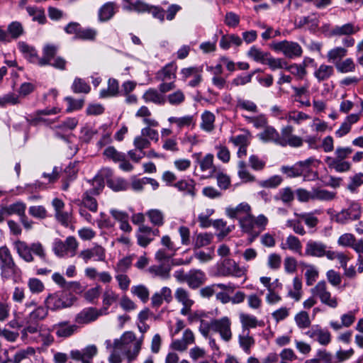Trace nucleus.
I'll return each mask as SVG.
<instances>
[{
    "label": "nucleus",
    "mask_w": 363,
    "mask_h": 363,
    "mask_svg": "<svg viewBox=\"0 0 363 363\" xmlns=\"http://www.w3.org/2000/svg\"><path fill=\"white\" fill-rule=\"evenodd\" d=\"M352 152V149L350 147L337 146L334 155L325 157L324 162L330 169H334L338 173L347 172L351 169L352 164L346 160Z\"/></svg>",
    "instance_id": "obj_1"
},
{
    "label": "nucleus",
    "mask_w": 363,
    "mask_h": 363,
    "mask_svg": "<svg viewBox=\"0 0 363 363\" xmlns=\"http://www.w3.org/2000/svg\"><path fill=\"white\" fill-rule=\"evenodd\" d=\"M13 246L18 255L26 262L29 263L34 261L33 254L39 257L41 260L47 261L45 250L39 242L28 245L26 242L18 240L13 242Z\"/></svg>",
    "instance_id": "obj_2"
},
{
    "label": "nucleus",
    "mask_w": 363,
    "mask_h": 363,
    "mask_svg": "<svg viewBox=\"0 0 363 363\" xmlns=\"http://www.w3.org/2000/svg\"><path fill=\"white\" fill-rule=\"evenodd\" d=\"M0 270L3 280L19 277L21 270L16 265L10 250L6 246L0 247Z\"/></svg>",
    "instance_id": "obj_3"
},
{
    "label": "nucleus",
    "mask_w": 363,
    "mask_h": 363,
    "mask_svg": "<svg viewBox=\"0 0 363 363\" xmlns=\"http://www.w3.org/2000/svg\"><path fill=\"white\" fill-rule=\"evenodd\" d=\"M268 224V218L263 214L255 217L250 213L246 218H242L240 225L242 232L250 235L252 237L251 241L257 238Z\"/></svg>",
    "instance_id": "obj_4"
},
{
    "label": "nucleus",
    "mask_w": 363,
    "mask_h": 363,
    "mask_svg": "<svg viewBox=\"0 0 363 363\" xmlns=\"http://www.w3.org/2000/svg\"><path fill=\"white\" fill-rule=\"evenodd\" d=\"M247 269L240 267L233 259L225 258L217 263L215 275L217 277H241L246 274Z\"/></svg>",
    "instance_id": "obj_5"
},
{
    "label": "nucleus",
    "mask_w": 363,
    "mask_h": 363,
    "mask_svg": "<svg viewBox=\"0 0 363 363\" xmlns=\"http://www.w3.org/2000/svg\"><path fill=\"white\" fill-rule=\"evenodd\" d=\"M79 247V242L74 236H69L65 241L60 239L55 240L52 250L59 257H64L66 255L74 257L76 255Z\"/></svg>",
    "instance_id": "obj_6"
},
{
    "label": "nucleus",
    "mask_w": 363,
    "mask_h": 363,
    "mask_svg": "<svg viewBox=\"0 0 363 363\" xmlns=\"http://www.w3.org/2000/svg\"><path fill=\"white\" fill-rule=\"evenodd\" d=\"M361 217V208L359 203L352 202L347 208H344L333 216V219L340 224H345L356 220Z\"/></svg>",
    "instance_id": "obj_7"
},
{
    "label": "nucleus",
    "mask_w": 363,
    "mask_h": 363,
    "mask_svg": "<svg viewBox=\"0 0 363 363\" xmlns=\"http://www.w3.org/2000/svg\"><path fill=\"white\" fill-rule=\"evenodd\" d=\"M213 333H218L225 342H229L233 337L232 320L228 316L213 318Z\"/></svg>",
    "instance_id": "obj_8"
},
{
    "label": "nucleus",
    "mask_w": 363,
    "mask_h": 363,
    "mask_svg": "<svg viewBox=\"0 0 363 363\" xmlns=\"http://www.w3.org/2000/svg\"><path fill=\"white\" fill-rule=\"evenodd\" d=\"M46 307L51 311H57L72 305V301L62 292L50 294L45 299Z\"/></svg>",
    "instance_id": "obj_9"
},
{
    "label": "nucleus",
    "mask_w": 363,
    "mask_h": 363,
    "mask_svg": "<svg viewBox=\"0 0 363 363\" xmlns=\"http://www.w3.org/2000/svg\"><path fill=\"white\" fill-rule=\"evenodd\" d=\"M273 48L281 52L286 57L295 58L302 55V48L300 45L296 42L283 40L274 44Z\"/></svg>",
    "instance_id": "obj_10"
},
{
    "label": "nucleus",
    "mask_w": 363,
    "mask_h": 363,
    "mask_svg": "<svg viewBox=\"0 0 363 363\" xmlns=\"http://www.w3.org/2000/svg\"><path fill=\"white\" fill-rule=\"evenodd\" d=\"M294 128L291 125H286L281 128V135L278 145L282 147L289 145L293 147H301L303 144V140L299 136L293 134Z\"/></svg>",
    "instance_id": "obj_11"
},
{
    "label": "nucleus",
    "mask_w": 363,
    "mask_h": 363,
    "mask_svg": "<svg viewBox=\"0 0 363 363\" xmlns=\"http://www.w3.org/2000/svg\"><path fill=\"white\" fill-rule=\"evenodd\" d=\"M78 257L87 264L91 259L96 262H104L106 259V250L99 245H95L91 248L84 249L79 252Z\"/></svg>",
    "instance_id": "obj_12"
},
{
    "label": "nucleus",
    "mask_w": 363,
    "mask_h": 363,
    "mask_svg": "<svg viewBox=\"0 0 363 363\" xmlns=\"http://www.w3.org/2000/svg\"><path fill=\"white\" fill-rule=\"evenodd\" d=\"M330 250H328L327 245L321 241L309 240L305 247V255L306 256L323 257H326L330 253Z\"/></svg>",
    "instance_id": "obj_13"
},
{
    "label": "nucleus",
    "mask_w": 363,
    "mask_h": 363,
    "mask_svg": "<svg viewBox=\"0 0 363 363\" xmlns=\"http://www.w3.org/2000/svg\"><path fill=\"white\" fill-rule=\"evenodd\" d=\"M306 335L310 338L318 341L320 345H326L331 340L330 333L326 329H323L318 325H313L306 333Z\"/></svg>",
    "instance_id": "obj_14"
},
{
    "label": "nucleus",
    "mask_w": 363,
    "mask_h": 363,
    "mask_svg": "<svg viewBox=\"0 0 363 363\" xmlns=\"http://www.w3.org/2000/svg\"><path fill=\"white\" fill-rule=\"evenodd\" d=\"M202 71L201 67H190L182 69L180 74L183 81H186L189 77L193 78L189 82V86L195 87L202 81Z\"/></svg>",
    "instance_id": "obj_15"
},
{
    "label": "nucleus",
    "mask_w": 363,
    "mask_h": 363,
    "mask_svg": "<svg viewBox=\"0 0 363 363\" xmlns=\"http://www.w3.org/2000/svg\"><path fill=\"white\" fill-rule=\"evenodd\" d=\"M174 296L176 300L183 306L181 313L183 315L189 314L191 306L194 303V300L190 297L189 292L183 288H178L175 291Z\"/></svg>",
    "instance_id": "obj_16"
},
{
    "label": "nucleus",
    "mask_w": 363,
    "mask_h": 363,
    "mask_svg": "<svg viewBox=\"0 0 363 363\" xmlns=\"http://www.w3.org/2000/svg\"><path fill=\"white\" fill-rule=\"evenodd\" d=\"M194 341L195 337L193 332L190 329H186L182 339L173 340L170 345V347L176 351L184 352L187 350L189 345L194 343Z\"/></svg>",
    "instance_id": "obj_17"
},
{
    "label": "nucleus",
    "mask_w": 363,
    "mask_h": 363,
    "mask_svg": "<svg viewBox=\"0 0 363 363\" xmlns=\"http://www.w3.org/2000/svg\"><path fill=\"white\" fill-rule=\"evenodd\" d=\"M78 326L68 321H61L52 325V330L60 338H67L77 333Z\"/></svg>",
    "instance_id": "obj_18"
},
{
    "label": "nucleus",
    "mask_w": 363,
    "mask_h": 363,
    "mask_svg": "<svg viewBox=\"0 0 363 363\" xmlns=\"http://www.w3.org/2000/svg\"><path fill=\"white\" fill-rule=\"evenodd\" d=\"M98 353V349L94 345H89L85 347L82 350H72L70 352V357L77 361H88L92 362V359Z\"/></svg>",
    "instance_id": "obj_19"
},
{
    "label": "nucleus",
    "mask_w": 363,
    "mask_h": 363,
    "mask_svg": "<svg viewBox=\"0 0 363 363\" xmlns=\"http://www.w3.org/2000/svg\"><path fill=\"white\" fill-rule=\"evenodd\" d=\"M251 213L250 206L245 202L238 204L235 208H227L226 214L230 218H236L241 223L242 218H246Z\"/></svg>",
    "instance_id": "obj_20"
},
{
    "label": "nucleus",
    "mask_w": 363,
    "mask_h": 363,
    "mask_svg": "<svg viewBox=\"0 0 363 363\" xmlns=\"http://www.w3.org/2000/svg\"><path fill=\"white\" fill-rule=\"evenodd\" d=\"M101 314V311L95 308H84L76 315L75 322L78 324H87L96 320Z\"/></svg>",
    "instance_id": "obj_21"
},
{
    "label": "nucleus",
    "mask_w": 363,
    "mask_h": 363,
    "mask_svg": "<svg viewBox=\"0 0 363 363\" xmlns=\"http://www.w3.org/2000/svg\"><path fill=\"white\" fill-rule=\"evenodd\" d=\"M172 300V290L167 286H164L160 291L153 294L151 297V306L154 308H158L163 303V301L169 303Z\"/></svg>",
    "instance_id": "obj_22"
},
{
    "label": "nucleus",
    "mask_w": 363,
    "mask_h": 363,
    "mask_svg": "<svg viewBox=\"0 0 363 363\" xmlns=\"http://www.w3.org/2000/svg\"><path fill=\"white\" fill-rule=\"evenodd\" d=\"M281 171L290 178L303 176L304 180H314L318 177L316 172H311L313 178H310L308 175L303 172L298 162H296L293 166H282Z\"/></svg>",
    "instance_id": "obj_23"
},
{
    "label": "nucleus",
    "mask_w": 363,
    "mask_h": 363,
    "mask_svg": "<svg viewBox=\"0 0 363 363\" xmlns=\"http://www.w3.org/2000/svg\"><path fill=\"white\" fill-rule=\"evenodd\" d=\"M177 66L175 62H170L160 69L155 79L160 82L175 81Z\"/></svg>",
    "instance_id": "obj_24"
},
{
    "label": "nucleus",
    "mask_w": 363,
    "mask_h": 363,
    "mask_svg": "<svg viewBox=\"0 0 363 363\" xmlns=\"http://www.w3.org/2000/svg\"><path fill=\"white\" fill-rule=\"evenodd\" d=\"M143 121L147 126L142 128L141 135L145 138H147L150 141L153 140L157 142L159 140L158 132L151 128L157 127L159 125L158 121L154 118H144Z\"/></svg>",
    "instance_id": "obj_25"
},
{
    "label": "nucleus",
    "mask_w": 363,
    "mask_h": 363,
    "mask_svg": "<svg viewBox=\"0 0 363 363\" xmlns=\"http://www.w3.org/2000/svg\"><path fill=\"white\" fill-rule=\"evenodd\" d=\"M280 247L284 250H290L294 253L302 255V244L299 238L294 235L290 234L284 241H283Z\"/></svg>",
    "instance_id": "obj_26"
},
{
    "label": "nucleus",
    "mask_w": 363,
    "mask_h": 363,
    "mask_svg": "<svg viewBox=\"0 0 363 363\" xmlns=\"http://www.w3.org/2000/svg\"><path fill=\"white\" fill-rule=\"evenodd\" d=\"M113 178V171L109 168L101 169L93 180L94 192L99 194L104 188V181L108 183V179Z\"/></svg>",
    "instance_id": "obj_27"
},
{
    "label": "nucleus",
    "mask_w": 363,
    "mask_h": 363,
    "mask_svg": "<svg viewBox=\"0 0 363 363\" xmlns=\"http://www.w3.org/2000/svg\"><path fill=\"white\" fill-rule=\"evenodd\" d=\"M360 30L359 27L353 23H347L342 26H335L331 30L333 35H352L357 33Z\"/></svg>",
    "instance_id": "obj_28"
},
{
    "label": "nucleus",
    "mask_w": 363,
    "mask_h": 363,
    "mask_svg": "<svg viewBox=\"0 0 363 363\" xmlns=\"http://www.w3.org/2000/svg\"><path fill=\"white\" fill-rule=\"evenodd\" d=\"M206 279L205 274L200 269H191L188 272L187 284L191 289H197Z\"/></svg>",
    "instance_id": "obj_29"
},
{
    "label": "nucleus",
    "mask_w": 363,
    "mask_h": 363,
    "mask_svg": "<svg viewBox=\"0 0 363 363\" xmlns=\"http://www.w3.org/2000/svg\"><path fill=\"white\" fill-rule=\"evenodd\" d=\"M143 342V336L139 338L138 341L133 342V345L121 350V351L124 352L128 363H131L133 361L136 359L141 350Z\"/></svg>",
    "instance_id": "obj_30"
},
{
    "label": "nucleus",
    "mask_w": 363,
    "mask_h": 363,
    "mask_svg": "<svg viewBox=\"0 0 363 363\" xmlns=\"http://www.w3.org/2000/svg\"><path fill=\"white\" fill-rule=\"evenodd\" d=\"M116 5L114 2H106L103 4L98 11L99 21L105 22L114 16L116 13Z\"/></svg>",
    "instance_id": "obj_31"
},
{
    "label": "nucleus",
    "mask_w": 363,
    "mask_h": 363,
    "mask_svg": "<svg viewBox=\"0 0 363 363\" xmlns=\"http://www.w3.org/2000/svg\"><path fill=\"white\" fill-rule=\"evenodd\" d=\"M143 99L146 103L151 102L157 105H164L166 102L165 96L152 88L147 89L143 94Z\"/></svg>",
    "instance_id": "obj_32"
},
{
    "label": "nucleus",
    "mask_w": 363,
    "mask_h": 363,
    "mask_svg": "<svg viewBox=\"0 0 363 363\" xmlns=\"http://www.w3.org/2000/svg\"><path fill=\"white\" fill-rule=\"evenodd\" d=\"M138 339L136 338L135 335L133 332L127 331L123 334L121 338L116 339L114 340L113 347L116 349L121 350L124 347H127L133 345V342L138 341Z\"/></svg>",
    "instance_id": "obj_33"
},
{
    "label": "nucleus",
    "mask_w": 363,
    "mask_h": 363,
    "mask_svg": "<svg viewBox=\"0 0 363 363\" xmlns=\"http://www.w3.org/2000/svg\"><path fill=\"white\" fill-rule=\"evenodd\" d=\"M43 57L38 60V65L43 67L50 65V62L55 57L57 52V47L48 44L45 45L43 50Z\"/></svg>",
    "instance_id": "obj_34"
},
{
    "label": "nucleus",
    "mask_w": 363,
    "mask_h": 363,
    "mask_svg": "<svg viewBox=\"0 0 363 363\" xmlns=\"http://www.w3.org/2000/svg\"><path fill=\"white\" fill-rule=\"evenodd\" d=\"M18 48L29 62L38 65L40 58L38 57L36 50L33 47L29 46L25 42L21 41L18 43Z\"/></svg>",
    "instance_id": "obj_35"
},
{
    "label": "nucleus",
    "mask_w": 363,
    "mask_h": 363,
    "mask_svg": "<svg viewBox=\"0 0 363 363\" xmlns=\"http://www.w3.org/2000/svg\"><path fill=\"white\" fill-rule=\"evenodd\" d=\"M98 194L94 192V187L90 190L86 191L82 196V206L88 208L91 212H96L98 209V203L96 200L93 197L94 195Z\"/></svg>",
    "instance_id": "obj_36"
},
{
    "label": "nucleus",
    "mask_w": 363,
    "mask_h": 363,
    "mask_svg": "<svg viewBox=\"0 0 363 363\" xmlns=\"http://www.w3.org/2000/svg\"><path fill=\"white\" fill-rule=\"evenodd\" d=\"M200 169L202 172H208L209 174L206 178L212 177L216 172V167L213 164V155L212 154L206 155L199 161Z\"/></svg>",
    "instance_id": "obj_37"
},
{
    "label": "nucleus",
    "mask_w": 363,
    "mask_h": 363,
    "mask_svg": "<svg viewBox=\"0 0 363 363\" xmlns=\"http://www.w3.org/2000/svg\"><path fill=\"white\" fill-rule=\"evenodd\" d=\"M40 329L41 327L38 323H28L21 332V339L27 342H33V340L30 338L34 337H30L29 335L38 334Z\"/></svg>",
    "instance_id": "obj_38"
},
{
    "label": "nucleus",
    "mask_w": 363,
    "mask_h": 363,
    "mask_svg": "<svg viewBox=\"0 0 363 363\" xmlns=\"http://www.w3.org/2000/svg\"><path fill=\"white\" fill-rule=\"evenodd\" d=\"M260 140L264 142H273L278 145L279 133L272 126H266L264 130L258 135Z\"/></svg>",
    "instance_id": "obj_39"
},
{
    "label": "nucleus",
    "mask_w": 363,
    "mask_h": 363,
    "mask_svg": "<svg viewBox=\"0 0 363 363\" xmlns=\"http://www.w3.org/2000/svg\"><path fill=\"white\" fill-rule=\"evenodd\" d=\"M170 124H175L179 129L184 127H189L191 125H194L195 121L193 116L186 115L182 117L171 116L168 118Z\"/></svg>",
    "instance_id": "obj_40"
},
{
    "label": "nucleus",
    "mask_w": 363,
    "mask_h": 363,
    "mask_svg": "<svg viewBox=\"0 0 363 363\" xmlns=\"http://www.w3.org/2000/svg\"><path fill=\"white\" fill-rule=\"evenodd\" d=\"M239 318L242 325V332H246L250 328H255L257 325H261L255 316L250 314L240 313Z\"/></svg>",
    "instance_id": "obj_41"
},
{
    "label": "nucleus",
    "mask_w": 363,
    "mask_h": 363,
    "mask_svg": "<svg viewBox=\"0 0 363 363\" xmlns=\"http://www.w3.org/2000/svg\"><path fill=\"white\" fill-rule=\"evenodd\" d=\"M215 116L213 113L205 111L201 114V128L206 132H211L214 129Z\"/></svg>",
    "instance_id": "obj_42"
},
{
    "label": "nucleus",
    "mask_w": 363,
    "mask_h": 363,
    "mask_svg": "<svg viewBox=\"0 0 363 363\" xmlns=\"http://www.w3.org/2000/svg\"><path fill=\"white\" fill-rule=\"evenodd\" d=\"M33 342H42L44 346H49L54 342V337L49 329L42 328L40 330L38 337L31 338Z\"/></svg>",
    "instance_id": "obj_43"
},
{
    "label": "nucleus",
    "mask_w": 363,
    "mask_h": 363,
    "mask_svg": "<svg viewBox=\"0 0 363 363\" xmlns=\"http://www.w3.org/2000/svg\"><path fill=\"white\" fill-rule=\"evenodd\" d=\"M4 208L8 216L15 214L21 218L25 214L26 205L22 201H17L9 206H6Z\"/></svg>",
    "instance_id": "obj_44"
},
{
    "label": "nucleus",
    "mask_w": 363,
    "mask_h": 363,
    "mask_svg": "<svg viewBox=\"0 0 363 363\" xmlns=\"http://www.w3.org/2000/svg\"><path fill=\"white\" fill-rule=\"evenodd\" d=\"M334 73V69L330 65H321L314 72L315 77L318 82L329 79Z\"/></svg>",
    "instance_id": "obj_45"
},
{
    "label": "nucleus",
    "mask_w": 363,
    "mask_h": 363,
    "mask_svg": "<svg viewBox=\"0 0 363 363\" xmlns=\"http://www.w3.org/2000/svg\"><path fill=\"white\" fill-rule=\"evenodd\" d=\"M119 89L118 82L115 79H109L108 81V88L102 89L100 91L101 98H107L115 96L118 94Z\"/></svg>",
    "instance_id": "obj_46"
},
{
    "label": "nucleus",
    "mask_w": 363,
    "mask_h": 363,
    "mask_svg": "<svg viewBox=\"0 0 363 363\" xmlns=\"http://www.w3.org/2000/svg\"><path fill=\"white\" fill-rule=\"evenodd\" d=\"M335 67L340 73H348L354 72L356 65L352 58H346L342 61L335 62Z\"/></svg>",
    "instance_id": "obj_47"
},
{
    "label": "nucleus",
    "mask_w": 363,
    "mask_h": 363,
    "mask_svg": "<svg viewBox=\"0 0 363 363\" xmlns=\"http://www.w3.org/2000/svg\"><path fill=\"white\" fill-rule=\"evenodd\" d=\"M179 191H184V194L194 197L196 195L195 183L193 180L190 181H179L174 184Z\"/></svg>",
    "instance_id": "obj_48"
},
{
    "label": "nucleus",
    "mask_w": 363,
    "mask_h": 363,
    "mask_svg": "<svg viewBox=\"0 0 363 363\" xmlns=\"http://www.w3.org/2000/svg\"><path fill=\"white\" fill-rule=\"evenodd\" d=\"M131 293L139 298L143 303H147L149 300L150 291L145 285L133 286L131 287Z\"/></svg>",
    "instance_id": "obj_49"
},
{
    "label": "nucleus",
    "mask_w": 363,
    "mask_h": 363,
    "mask_svg": "<svg viewBox=\"0 0 363 363\" xmlns=\"http://www.w3.org/2000/svg\"><path fill=\"white\" fill-rule=\"evenodd\" d=\"M20 102L19 96L12 92H9L0 96L1 108H5L8 106H14L20 104Z\"/></svg>",
    "instance_id": "obj_50"
},
{
    "label": "nucleus",
    "mask_w": 363,
    "mask_h": 363,
    "mask_svg": "<svg viewBox=\"0 0 363 363\" xmlns=\"http://www.w3.org/2000/svg\"><path fill=\"white\" fill-rule=\"evenodd\" d=\"M239 344L246 353L250 354V348L255 345V340L248 332H242L239 335Z\"/></svg>",
    "instance_id": "obj_51"
},
{
    "label": "nucleus",
    "mask_w": 363,
    "mask_h": 363,
    "mask_svg": "<svg viewBox=\"0 0 363 363\" xmlns=\"http://www.w3.org/2000/svg\"><path fill=\"white\" fill-rule=\"evenodd\" d=\"M247 55L255 62L264 64L267 55H269V52H263L257 47L252 46L247 51Z\"/></svg>",
    "instance_id": "obj_52"
},
{
    "label": "nucleus",
    "mask_w": 363,
    "mask_h": 363,
    "mask_svg": "<svg viewBox=\"0 0 363 363\" xmlns=\"http://www.w3.org/2000/svg\"><path fill=\"white\" fill-rule=\"evenodd\" d=\"M26 11L29 16L33 18V21H38L40 23H45L46 18L44 10L35 6H27Z\"/></svg>",
    "instance_id": "obj_53"
},
{
    "label": "nucleus",
    "mask_w": 363,
    "mask_h": 363,
    "mask_svg": "<svg viewBox=\"0 0 363 363\" xmlns=\"http://www.w3.org/2000/svg\"><path fill=\"white\" fill-rule=\"evenodd\" d=\"M335 196V194L322 189H313L312 200H319L328 201L333 200Z\"/></svg>",
    "instance_id": "obj_54"
},
{
    "label": "nucleus",
    "mask_w": 363,
    "mask_h": 363,
    "mask_svg": "<svg viewBox=\"0 0 363 363\" xmlns=\"http://www.w3.org/2000/svg\"><path fill=\"white\" fill-rule=\"evenodd\" d=\"M277 200H281L284 203H291L294 199V193L291 187L281 189L275 197Z\"/></svg>",
    "instance_id": "obj_55"
},
{
    "label": "nucleus",
    "mask_w": 363,
    "mask_h": 363,
    "mask_svg": "<svg viewBox=\"0 0 363 363\" xmlns=\"http://www.w3.org/2000/svg\"><path fill=\"white\" fill-rule=\"evenodd\" d=\"M283 182V178L279 175H274L269 178L260 180L258 182V185L263 188L274 189L278 187Z\"/></svg>",
    "instance_id": "obj_56"
},
{
    "label": "nucleus",
    "mask_w": 363,
    "mask_h": 363,
    "mask_svg": "<svg viewBox=\"0 0 363 363\" xmlns=\"http://www.w3.org/2000/svg\"><path fill=\"white\" fill-rule=\"evenodd\" d=\"M347 55V50L342 47H335L328 51L327 57L329 62L335 63V61L340 60Z\"/></svg>",
    "instance_id": "obj_57"
},
{
    "label": "nucleus",
    "mask_w": 363,
    "mask_h": 363,
    "mask_svg": "<svg viewBox=\"0 0 363 363\" xmlns=\"http://www.w3.org/2000/svg\"><path fill=\"white\" fill-rule=\"evenodd\" d=\"M311 291L314 297L318 298L320 301L330 291L328 290L325 281L323 280L318 281L316 285L311 289Z\"/></svg>",
    "instance_id": "obj_58"
},
{
    "label": "nucleus",
    "mask_w": 363,
    "mask_h": 363,
    "mask_svg": "<svg viewBox=\"0 0 363 363\" xmlns=\"http://www.w3.org/2000/svg\"><path fill=\"white\" fill-rule=\"evenodd\" d=\"M107 185L115 191L126 190L128 186L127 182L119 177L108 179Z\"/></svg>",
    "instance_id": "obj_59"
},
{
    "label": "nucleus",
    "mask_w": 363,
    "mask_h": 363,
    "mask_svg": "<svg viewBox=\"0 0 363 363\" xmlns=\"http://www.w3.org/2000/svg\"><path fill=\"white\" fill-rule=\"evenodd\" d=\"M146 214L153 225L161 226L164 224V213L160 210L151 209Z\"/></svg>",
    "instance_id": "obj_60"
},
{
    "label": "nucleus",
    "mask_w": 363,
    "mask_h": 363,
    "mask_svg": "<svg viewBox=\"0 0 363 363\" xmlns=\"http://www.w3.org/2000/svg\"><path fill=\"white\" fill-rule=\"evenodd\" d=\"M24 29L22 24L18 21L11 23L7 28L8 35L12 38L17 39L23 34Z\"/></svg>",
    "instance_id": "obj_61"
},
{
    "label": "nucleus",
    "mask_w": 363,
    "mask_h": 363,
    "mask_svg": "<svg viewBox=\"0 0 363 363\" xmlns=\"http://www.w3.org/2000/svg\"><path fill=\"white\" fill-rule=\"evenodd\" d=\"M291 72L293 75L297 77L298 79H302L306 75V65L301 64H292L289 66L286 65L285 68Z\"/></svg>",
    "instance_id": "obj_62"
},
{
    "label": "nucleus",
    "mask_w": 363,
    "mask_h": 363,
    "mask_svg": "<svg viewBox=\"0 0 363 363\" xmlns=\"http://www.w3.org/2000/svg\"><path fill=\"white\" fill-rule=\"evenodd\" d=\"M294 216L303 220L305 223V224L308 228H314L315 227L318 223V218L315 217L313 213H295Z\"/></svg>",
    "instance_id": "obj_63"
},
{
    "label": "nucleus",
    "mask_w": 363,
    "mask_h": 363,
    "mask_svg": "<svg viewBox=\"0 0 363 363\" xmlns=\"http://www.w3.org/2000/svg\"><path fill=\"white\" fill-rule=\"evenodd\" d=\"M185 100L184 93L178 89L173 93L169 94L166 99V101L172 106H179L182 104Z\"/></svg>",
    "instance_id": "obj_64"
}]
</instances>
